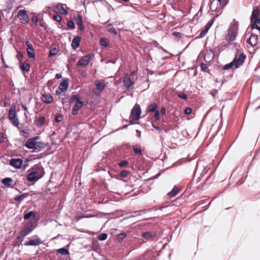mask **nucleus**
<instances>
[{
	"instance_id": "f257e3e1",
	"label": "nucleus",
	"mask_w": 260,
	"mask_h": 260,
	"mask_svg": "<svg viewBox=\"0 0 260 260\" xmlns=\"http://www.w3.org/2000/svg\"><path fill=\"white\" fill-rule=\"evenodd\" d=\"M246 56L244 53H241L237 58V54L235 55L234 59L229 63L226 64L223 67V70H228L234 66L236 69L238 68L244 62Z\"/></svg>"
},
{
	"instance_id": "f03ea898",
	"label": "nucleus",
	"mask_w": 260,
	"mask_h": 260,
	"mask_svg": "<svg viewBox=\"0 0 260 260\" xmlns=\"http://www.w3.org/2000/svg\"><path fill=\"white\" fill-rule=\"evenodd\" d=\"M141 113V110L140 105L138 104H136L131 110L129 117V124H135V121L138 120L140 118Z\"/></svg>"
},
{
	"instance_id": "7ed1b4c3",
	"label": "nucleus",
	"mask_w": 260,
	"mask_h": 260,
	"mask_svg": "<svg viewBox=\"0 0 260 260\" xmlns=\"http://www.w3.org/2000/svg\"><path fill=\"white\" fill-rule=\"evenodd\" d=\"M30 171L35 173V175L39 179H41L45 174L44 169L41 164H37L32 167Z\"/></svg>"
},
{
	"instance_id": "20e7f679",
	"label": "nucleus",
	"mask_w": 260,
	"mask_h": 260,
	"mask_svg": "<svg viewBox=\"0 0 260 260\" xmlns=\"http://www.w3.org/2000/svg\"><path fill=\"white\" fill-rule=\"evenodd\" d=\"M94 55L93 53H90L83 56L77 62V66H86L89 63L90 61L94 57Z\"/></svg>"
},
{
	"instance_id": "39448f33",
	"label": "nucleus",
	"mask_w": 260,
	"mask_h": 260,
	"mask_svg": "<svg viewBox=\"0 0 260 260\" xmlns=\"http://www.w3.org/2000/svg\"><path fill=\"white\" fill-rule=\"evenodd\" d=\"M39 139V136H36L30 138L26 141L24 146L28 149H32L34 150L36 141H37Z\"/></svg>"
},
{
	"instance_id": "423d86ee",
	"label": "nucleus",
	"mask_w": 260,
	"mask_h": 260,
	"mask_svg": "<svg viewBox=\"0 0 260 260\" xmlns=\"http://www.w3.org/2000/svg\"><path fill=\"white\" fill-rule=\"evenodd\" d=\"M30 217V219H34L35 220H38L39 219V212H34L33 211H29L24 214V219L25 220H28Z\"/></svg>"
},
{
	"instance_id": "0eeeda50",
	"label": "nucleus",
	"mask_w": 260,
	"mask_h": 260,
	"mask_svg": "<svg viewBox=\"0 0 260 260\" xmlns=\"http://www.w3.org/2000/svg\"><path fill=\"white\" fill-rule=\"evenodd\" d=\"M25 44L27 46L26 51L28 56L30 58H34L35 57V50L32 45L28 41H26Z\"/></svg>"
},
{
	"instance_id": "6e6552de",
	"label": "nucleus",
	"mask_w": 260,
	"mask_h": 260,
	"mask_svg": "<svg viewBox=\"0 0 260 260\" xmlns=\"http://www.w3.org/2000/svg\"><path fill=\"white\" fill-rule=\"evenodd\" d=\"M217 2L216 0H210V9L211 11H214L216 12H221L222 9L220 8V7L218 5Z\"/></svg>"
},
{
	"instance_id": "1a4fd4ad",
	"label": "nucleus",
	"mask_w": 260,
	"mask_h": 260,
	"mask_svg": "<svg viewBox=\"0 0 260 260\" xmlns=\"http://www.w3.org/2000/svg\"><path fill=\"white\" fill-rule=\"evenodd\" d=\"M23 160L21 158H12L10 160V165L17 169L21 168Z\"/></svg>"
},
{
	"instance_id": "9d476101",
	"label": "nucleus",
	"mask_w": 260,
	"mask_h": 260,
	"mask_svg": "<svg viewBox=\"0 0 260 260\" xmlns=\"http://www.w3.org/2000/svg\"><path fill=\"white\" fill-rule=\"evenodd\" d=\"M134 82L132 81L127 73L125 74L123 77V84L126 89L129 90L131 86L134 85Z\"/></svg>"
},
{
	"instance_id": "9b49d317",
	"label": "nucleus",
	"mask_w": 260,
	"mask_h": 260,
	"mask_svg": "<svg viewBox=\"0 0 260 260\" xmlns=\"http://www.w3.org/2000/svg\"><path fill=\"white\" fill-rule=\"evenodd\" d=\"M214 21V19H212L206 24L204 29L201 31L200 35H199L198 38H202L205 36V35L207 33L210 28L212 25Z\"/></svg>"
},
{
	"instance_id": "f8f14e48",
	"label": "nucleus",
	"mask_w": 260,
	"mask_h": 260,
	"mask_svg": "<svg viewBox=\"0 0 260 260\" xmlns=\"http://www.w3.org/2000/svg\"><path fill=\"white\" fill-rule=\"evenodd\" d=\"M38 220H35L34 219H30L24 223V227L27 230H29L31 232H32L34 229L36 228V223Z\"/></svg>"
},
{
	"instance_id": "ddd939ff",
	"label": "nucleus",
	"mask_w": 260,
	"mask_h": 260,
	"mask_svg": "<svg viewBox=\"0 0 260 260\" xmlns=\"http://www.w3.org/2000/svg\"><path fill=\"white\" fill-rule=\"evenodd\" d=\"M257 41L258 36L253 33H251L249 39L247 40V43L253 47L256 46L257 44Z\"/></svg>"
},
{
	"instance_id": "4468645a",
	"label": "nucleus",
	"mask_w": 260,
	"mask_h": 260,
	"mask_svg": "<svg viewBox=\"0 0 260 260\" xmlns=\"http://www.w3.org/2000/svg\"><path fill=\"white\" fill-rule=\"evenodd\" d=\"M17 15L20 17L26 23H28L29 19L27 11L25 10H20L18 12Z\"/></svg>"
},
{
	"instance_id": "2eb2a0df",
	"label": "nucleus",
	"mask_w": 260,
	"mask_h": 260,
	"mask_svg": "<svg viewBox=\"0 0 260 260\" xmlns=\"http://www.w3.org/2000/svg\"><path fill=\"white\" fill-rule=\"evenodd\" d=\"M141 236L146 240H152L156 238L155 233L150 232H143Z\"/></svg>"
},
{
	"instance_id": "dca6fc26",
	"label": "nucleus",
	"mask_w": 260,
	"mask_h": 260,
	"mask_svg": "<svg viewBox=\"0 0 260 260\" xmlns=\"http://www.w3.org/2000/svg\"><path fill=\"white\" fill-rule=\"evenodd\" d=\"M83 103L82 101L80 100L77 101L75 105L72 109V115H76L78 113L79 110H80L83 107Z\"/></svg>"
},
{
	"instance_id": "f3484780",
	"label": "nucleus",
	"mask_w": 260,
	"mask_h": 260,
	"mask_svg": "<svg viewBox=\"0 0 260 260\" xmlns=\"http://www.w3.org/2000/svg\"><path fill=\"white\" fill-rule=\"evenodd\" d=\"M42 243V241L40 238L37 237L35 239H31L28 241L25 242V246H37Z\"/></svg>"
},
{
	"instance_id": "a211bd4d",
	"label": "nucleus",
	"mask_w": 260,
	"mask_h": 260,
	"mask_svg": "<svg viewBox=\"0 0 260 260\" xmlns=\"http://www.w3.org/2000/svg\"><path fill=\"white\" fill-rule=\"evenodd\" d=\"M81 40V37L79 36H75L72 43V47L73 49L76 50L80 46V43Z\"/></svg>"
},
{
	"instance_id": "6ab92c4d",
	"label": "nucleus",
	"mask_w": 260,
	"mask_h": 260,
	"mask_svg": "<svg viewBox=\"0 0 260 260\" xmlns=\"http://www.w3.org/2000/svg\"><path fill=\"white\" fill-rule=\"evenodd\" d=\"M46 146L45 143H43V142H39L36 141L35 149H34V152H40L42 151L44 148Z\"/></svg>"
},
{
	"instance_id": "aec40b11",
	"label": "nucleus",
	"mask_w": 260,
	"mask_h": 260,
	"mask_svg": "<svg viewBox=\"0 0 260 260\" xmlns=\"http://www.w3.org/2000/svg\"><path fill=\"white\" fill-rule=\"evenodd\" d=\"M27 180L29 182L34 183L38 180H39V179L36 176L35 173H33L32 171H30V172L27 175Z\"/></svg>"
},
{
	"instance_id": "412c9836",
	"label": "nucleus",
	"mask_w": 260,
	"mask_h": 260,
	"mask_svg": "<svg viewBox=\"0 0 260 260\" xmlns=\"http://www.w3.org/2000/svg\"><path fill=\"white\" fill-rule=\"evenodd\" d=\"M214 53L213 50H207L205 53L204 60L206 62L210 61L213 58Z\"/></svg>"
},
{
	"instance_id": "4be33fe9",
	"label": "nucleus",
	"mask_w": 260,
	"mask_h": 260,
	"mask_svg": "<svg viewBox=\"0 0 260 260\" xmlns=\"http://www.w3.org/2000/svg\"><path fill=\"white\" fill-rule=\"evenodd\" d=\"M237 34L233 31L228 30V33L225 36V39L228 42L234 41L236 38Z\"/></svg>"
},
{
	"instance_id": "5701e85b",
	"label": "nucleus",
	"mask_w": 260,
	"mask_h": 260,
	"mask_svg": "<svg viewBox=\"0 0 260 260\" xmlns=\"http://www.w3.org/2000/svg\"><path fill=\"white\" fill-rule=\"evenodd\" d=\"M75 19L79 29L81 30H84L85 27L82 24V17L81 14H78Z\"/></svg>"
},
{
	"instance_id": "b1692460",
	"label": "nucleus",
	"mask_w": 260,
	"mask_h": 260,
	"mask_svg": "<svg viewBox=\"0 0 260 260\" xmlns=\"http://www.w3.org/2000/svg\"><path fill=\"white\" fill-rule=\"evenodd\" d=\"M69 86V79H64L59 84V88L62 92L67 90Z\"/></svg>"
},
{
	"instance_id": "393cba45",
	"label": "nucleus",
	"mask_w": 260,
	"mask_h": 260,
	"mask_svg": "<svg viewBox=\"0 0 260 260\" xmlns=\"http://www.w3.org/2000/svg\"><path fill=\"white\" fill-rule=\"evenodd\" d=\"M42 100L44 103L49 104L52 103L53 99L50 94H43Z\"/></svg>"
},
{
	"instance_id": "a878e982",
	"label": "nucleus",
	"mask_w": 260,
	"mask_h": 260,
	"mask_svg": "<svg viewBox=\"0 0 260 260\" xmlns=\"http://www.w3.org/2000/svg\"><path fill=\"white\" fill-rule=\"evenodd\" d=\"M31 232H32L29 230H27V229L23 227V228L20 231L19 235L18 236V239H23V238L29 235Z\"/></svg>"
},
{
	"instance_id": "bb28decb",
	"label": "nucleus",
	"mask_w": 260,
	"mask_h": 260,
	"mask_svg": "<svg viewBox=\"0 0 260 260\" xmlns=\"http://www.w3.org/2000/svg\"><path fill=\"white\" fill-rule=\"evenodd\" d=\"M12 179L10 177H6L2 180V183L6 186L9 187H13V185L12 184Z\"/></svg>"
},
{
	"instance_id": "cd10ccee",
	"label": "nucleus",
	"mask_w": 260,
	"mask_h": 260,
	"mask_svg": "<svg viewBox=\"0 0 260 260\" xmlns=\"http://www.w3.org/2000/svg\"><path fill=\"white\" fill-rule=\"evenodd\" d=\"M55 8L61 14L66 15L68 13V12L64 8L63 4L59 3L56 5Z\"/></svg>"
},
{
	"instance_id": "c85d7f7f",
	"label": "nucleus",
	"mask_w": 260,
	"mask_h": 260,
	"mask_svg": "<svg viewBox=\"0 0 260 260\" xmlns=\"http://www.w3.org/2000/svg\"><path fill=\"white\" fill-rule=\"evenodd\" d=\"M157 108L156 104L155 103H152L147 106V112L148 113L154 112L157 110H156Z\"/></svg>"
},
{
	"instance_id": "c756f323",
	"label": "nucleus",
	"mask_w": 260,
	"mask_h": 260,
	"mask_svg": "<svg viewBox=\"0 0 260 260\" xmlns=\"http://www.w3.org/2000/svg\"><path fill=\"white\" fill-rule=\"evenodd\" d=\"M16 106L15 105H12L11 108L10 109L8 113V118L10 119L12 117H16L17 116V114L16 113Z\"/></svg>"
},
{
	"instance_id": "7c9ffc66",
	"label": "nucleus",
	"mask_w": 260,
	"mask_h": 260,
	"mask_svg": "<svg viewBox=\"0 0 260 260\" xmlns=\"http://www.w3.org/2000/svg\"><path fill=\"white\" fill-rule=\"evenodd\" d=\"M45 120V117L42 116L35 121V124L39 127H41L44 125Z\"/></svg>"
},
{
	"instance_id": "2f4dec72",
	"label": "nucleus",
	"mask_w": 260,
	"mask_h": 260,
	"mask_svg": "<svg viewBox=\"0 0 260 260\" xmlns=\"http://www.w3.org/2000/svg\"><path fill=\"white\" fill-rule=\"evenodd\" d=\"M30 67V64L27 62H23L20 66V70L26 72H28L29 71Z\"/></svg>"
},
{
	"instance_id": "473e14b6",
	"label": "nucleus",
	"mask_w": 260,
	"mask_h": 260,
	"mask_svg": "<svg viewBox=\"0 0 260 260\" xmlns=\"http://www.w3.org/2000/svg\"><path fill=\"white\" fill-rule=\"evenodd\" d=\"M179 189H178L177 187H176V186H175L174 188L172 189V190L168 192V194L169 196V198H171L176 196L179 192Z\"/></svg>"
},
{
	"instance_id": "72a5a7b5",
	"label": "nucleus",
	"mask_w": 260,
	"mask_h": 260,
	"mask_svg": "<svg viewBox=\"0 0 260 260\" xmlns=\"http://www.w3.org/2000/svg\"><path fill=\"white\" fill-rule=\"evenodd\" d=\"M133 148L136 155H140L142 154V150L139 145L136 144L133 145Z\"/></svg>"
},
{
	"instance_id": "f704fd0d",
	"label": "nucleus",
	"mask_w": 260,
	"mask_h": 260,
	"mask_svg": "<svg viewBox=\"0 0 260 260\" xmlns=\"http://www.w3.org/2000/svg\"><path fill=\"white\" fill-rule=\"evenodd\" d=\"M238 29V22L235 21L231 25L230 28L228 29L231 31H233L236 33H237Z\"/></svg>"
},
{
	"instance_id": "c9c22d12",
	"label": "nucleus",
	"mask_w": 260,
	"mask_h": 260,
	"mask_svg": "<svg viewBox=\"0 0 260 260\" xmlns=\"http://www.w3.org/2000/svg\"><path fill=\"white\" fill-rule=\"evenodd\" d=\"M95 84L96 85L97 89L100 91L101 92L102 91L105 87V84L103 82L96 81L95 82Z\"/></svg>"
},
{
	"instance_id": "e433bc0d",
	"label": "nucleus",
	"mask_w": 260,
	"mask_h": 260,
	"mask_svg": "<svg viewBox=\"0 0 260 260\" xmlns=\"http://www.w3.org/2000/svg\"><path fill=\"white\" fill-rule=\"evenodd\" d=\"M127 235L125 232L121 233L120 234H117L116 236V240L118 242H120L122 240H123L126 237Z\"/></svg>"
},
{
	"instance_id": "4c0bfd02",
	"label": "nucleus",
	"mask_w": 260,
	"mask_h": 260,
	"mask_svg": "<svg viewBox=\"0 0 260 260\" xmlns=\"http://www.w3.org/2000/svg\"><path fill=\"white\" fill-rule=\"evenodd\" d=\"M56 252L58 253H60V254L64 255H68L70 253L69 250L65 247H62V248L57 249L56 250Z\"/></svg>"
},
{
	"instance_id": "58836bf2",
	"label": "nucleus",
	"mask_w": 260,
	"mask_h": 260,
	"mask_svg": "<svg viewBox=\"0 0 260 260\" xmlns=\"http://www.w3.org/2000/svg\"><path fill=\"white\" fill-rule=\"evenodd\" d=\"M11 123L15 126L18 127L19 124V120L17 116L16 117H12L10 119H9Z\"/></svg>"
},
{
	"instance_id": "ea45409f",
	"label": "nucleus",
	"mask_w": 260,
	"mask_h": 260,
	"mask_svg": "<svg viewBox=\"0 0 260 260\" xmlns=\"http://www.w3.org/2000/svg\"><path fill=\"white\" fill-rule=\"evenodd\" d=\"M223 50V46H218L217 47H215L213 50V51L215 55H219L222 50Z\"/></svg>"
},
{
	"instance_id": "a19ab883",
	"label": "nucleus",
	"mask_w": 260,
	"mask_h": 260,
	"mask_svg": "<svg viewBox=\"0 0 260 260\" xmlns=\"http://www.w3.org/2000/svg\"><path fill=\"white\" fill-rule=\"evenodd\" d=\"M228 1L229 0H216L218 5L222 9L228 4Z\"/></svg>"
},
{
	"instance_id": "79ce46f5",
	"label": "nucleus",
	"mask_w": 260,
	"mask_h": 260,
	"mask_svg": "<svg viewBox=\"0 0 260 260\" xmlns=\"http://www.w3.org/2000/svg\"><path fill=\"white\" fill-rule=\"evenodd\" d=\"M100 45L102 46L108 47H109V44L105 38H101L100 40Z\"/></svg>"
},
{
	"instance_id": "37998d69",
	"label": "nucleus",
	"mask_w": 260,
	"mask_h": 260,
	"mask_svg": "<svg viewBox=\"0 0 260 260\" xmlns=\"http://www.w3.org/2000/svg\"><path fill=\"white\" fill-rule=\"evenodd\" d=\"M57 54V49L55 47L51 48L48 54V57L55 55Z\"/></svg>"
},
{
	"instance_id": "c03bdc74",
	"label": "nucleus",
	"mask_w": 260,
	"mask_h": 260,
	"mask_svg": "<svg viewBox=\"0 0 260 260\" xmlns=\"http://www.w3.org/2000/svg\"><path fill=\"white\" fill-rule=\"evenodd\" d=\"M78 101L80 100V97L78 94L72 95L70 96V101L71 103L74 102L75 101Z\"/></svg>"
},
{
	"instance_id": "a18cd8bd",
	"label": "nucleus",
	"mask_w": 260,
	"mask_h": 260,
	"mask_svg": "<svg viewBox=\"0 0 260 260\" xmlns=\"http://www.w3.org/2000/svg\"><path fill=\"white\" fill-rule=\"evenodd\" d=\"M63 119V115L60 113L55 114V121L56 122H60Z\"/></svg>"
},
{
	"instance_id": "49530a36",
	"label": "nucleus",
	"mask_w": 260,
	"mask_h": 260,
	"mask_svg": "<svg viewBox=\"0 0 260 260\" xmlns=\"http://www.w3.org/2000/svg\"><path fill=\"white\" fill-rule=\"evenodd\" d=\"M108 237V235L106 233H103L99 235L98 236V239L100 241H104L107 239Z\"/></svg>"
},
{
	"instance_id": "de8ad7c7",
	"label": "nucleus",
	"mask_w": 260,
	"mask_h": 260,
	"mask_svg": "<svg viewBox=\"0 0 260 260\" xmlns=\"http://www.w3.org/2000/svg\"><path fill=\"white\" fill-rule=\"evenodd\" d=\"M128 164V162L127 160H122L118 164L119 166L121 168H125Z\"/></svg>"
},
{
	"instance_id": "09e8293b",
	"label": "nucleus",
	"mask_w": 260,
	"mask_h": 260,
	"mask_svg": "<svg viewBox=\"0 0 260 260\" xmlns=\"http://www.w3.org/2000/svg\"><path fill=\"white\" fill-rule=\"evenodd\" d=\"M67 25L70 28L74 29L75 28V25L72 20H70L67 22Z\"/></svg>"
},
{
	"instance_id": "8fccbe9b",
	"label": "nucleus",
	"mask_w": 260,
	"mask_h": 260,
	"mask_svg": "<svg viewBox=\"0 0 260 260\" xmlns=\"http://www.w3.org/2000/svg\"><path fill=\"white\" fill-rule=\"evenodd\" d=\"M53 19L54 21L60 22L61 20V17L59 15L56 14L53 15Z\"/></svg>"
},
{
	"instance_id": "3c124183",
	"label": "nucleus",
	"mask_w": 260,
	"mask_h": 260,
	"mask_svg": "<svg viewBox=\"0 0 260 260\" xmlns=\"http://www.w3.org/2000/svg\"><path fill=\"white\" fill-rule=\"evenodd\" d=\"M108 30L110 33L112 34L115 36L117 34V32L116 29L113 27H110L109 29H108Z\"/></svg>"
},
{
	"instance_id": "603ef678",
	"label": "nucleus",
	"mask_w": 260,
	"mask_h": 260,
	"mask_svg": "<svg viewBox=\"0 0 260 260\" xmlns=\"http://www.w3.org/2000/svg\"><path fill=\"white\" fill-rule=\"evenodd\" d=\"M246 180V177H242L236 183V186H239L243 184Z\"/></svg>"
},
{
	"instance_id": "864d4df0",
	"label": "nucleus",
	"mask_w": 260,
	"mask_h": 260,
	"mask_svg": "<svg viewBox=\"0 0 260 260\" xmlns=\"http://www.w3.org/2000/svg\"><path fill=\"white\" fill-rule=\"evenodd\" d=\"M200 68L202 71L205 72L208 68V66L206 63L202 62L200 64Z\"/></svg>"
},
{
	"instance_id": "5fc2aeb1",
	"label": "nucleus",
	"mask_w": 260,
	"mask_h": 260,
	"mask_svg": "<svg viewBox=\"0 0 260 260\" xmlns=\"http://www.w3.org/2000/svg\"><path fill=\"white\" fill-rule=\"evenodd\" d=\"M177 96H178V97H179L182 99H183V100H186L187 99V96L186 94H185L182 92H179V93H178Z\"/></svg>"
},
{
	"instance_id": "6e6d98bb",
	"label": "nucleus",
	"mask_w": 260,
	"mask_h": 260,
	"mask_svg": "<svg viewBox=\"0 0 260 260\" xmlns=\"http://www.w3.org/2000/svg\"><path fill=\"white\" fill-rule=\"evenodd\" d=\"M155 113H154V118L155 119V120H159L160 119V113L159 112L158 110H157L156 111L154 112Z\"/></svg>"
},
{
	"instance_id": "4d7b16f0",
	"label": "nucleus",
	"mask_w": 260,
	"mask_h": 260,
	"mask_svg": "<svg viewBox=\"0 0 260 260\" xmlns=\"http://www.w3.org/2000/svg\"><path fill=\"white\" fill-rule=\"evenodd\" d=\"M128 174H129V171H126V170H123L120 172L121 176L123 178L126 177Z\"/></svg>"
},
{
	"instance_id": "13d9d810",
	"label": "nucleus",
	"mask_w": 260,
	"mask_h": 260,
	"mask_svg": "<svg viewBox=\"0 0 260 260\" xmlns=\"http://www.w3.org/2000/svg\"><path fill=\"white\" fill-rule=\"evenodd\" d=\"M19 241H22L23 239H18V236L15 240L14 246H20L21 243H18Z\"/></svg>"
},
{
	"instance_id": "bf43d9fd",
	"label": "nucleus",
	"mask_w": 260,
	"mask_h": 260,
	"mask_svg": "<svg viewBox=\"0 0 260 260\" xmlns=\"http://www.w3.org/2000/svg\"><path fill=\"white\" fill-rule=\"evenodd\" d=\"M172 35L173 36L177 37V38H180L182 36V35L180 32H177V31H173L172 33Z\"/></svg>"
},
{
	"instance_id": "052dcab7",
	"label": "nucleus",
	"mask_w": 260,
	"mask_h": 260,
	"mask_svg": "<svg viewBox=\"0 0 260 260\" xmlns=\"http://www.w3.org/2000/svg\"><path fill=\"white\" fill-rule=\"evenodd\" d=\"M14 199L16 202H22L23 201V199H22V198L20 196V195L16 196Z\"/></svg>"
},
{
	"instance_id": "680f3d73",
	"label": "nucleus",
	"mask_w": 260,
	"mask_h": 260,
	"mask_svg": "<svg viewBox=\"0 0 260 260\" xmlns=\"http://www.w3.org/2000/svg\"><path fill=\"white\" fill-rule=\"evenodd\" d=\"M38 17L37 16L34 15L32 18V23L37 24L38 22Z\"/></svg>"
},
{
	"instance_id": "e2e57ef3",
	"label": "nucleus",
	"mask_w": 260,
	"mask_h": 260,
	"mask_svg": "<svg viewBox=\"0 0 260 260\" xmlns=\"http://www.w3.org/2000/svg\"><path fill=\"white\" fill-rule=\"evenodd\" d=\"M191 112H192V109L189 107H187L185 109L184 113L186 115L190 114L191 113Z\"/></svg>"
},
{
	"instance_id": "0e129e2a",
	"label": "nucleus",
	"mask_w": 260,
	"mask_h": 260,
	"mask_svg": "<svg viewBox=\"0 0 260 260\" xmlns=\"http://www.w3.org/2000/svg\"><path fill=\"white\" fill-rule=\"evenodd\" d=\"M6 138L5 134L3 133H0V143L4 142V139Z\"/></svg>"
},
{
	"instance_id": "69168bd1",
	"label": "nucleus",
	"mask_w": 260,
	"mask_h": 260,
	"mask_svg": "<svg viewBox=\"0 0 260 260\" xmlns=\"http://www.w3.org/2000/svg\"><path fill=\"white\" fill-rule=\"evenodd\" d=\"M217 92H218V90L217 89H214L211 90V94L212 95V96L215 98L216 96V95H217Z\"/></svg>"
},
{
	"instance_id": "338daca9",
	"label": "nucleus",
	"mask_w": 260,
	"mask_h": 260,
	"mask_svg": "<svg viewBox=\"0 0 260 260\" xmlns=\"http://www.w3.org/2000/svg\"><path fill=\"white\" fill-rule=\"evenodd\" d=\"M152 126L159 133H162V130L159 127L156 126L154 123H152Z\"/></svg>"
},
{
	"instance_id": "774afa93",
	"label": "nucleus",
	"mask_w": 260,
	"mask_h": 260,
	"mask_svg": "<svg viewBox=\"0 0 260 260\" xmlns=\"http://www.w3.org/2000/svg\"><path fill=\"white\" fill-rule=\"evenodd\" d=\"M166 108L165 107H162L161 109H160V113L162 115H165L166 114Z\"/></svg>"
}]
</instances>
